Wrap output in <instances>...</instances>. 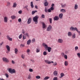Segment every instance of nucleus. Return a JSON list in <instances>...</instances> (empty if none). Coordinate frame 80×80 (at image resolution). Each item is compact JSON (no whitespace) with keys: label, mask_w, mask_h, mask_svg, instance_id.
Returning a JSON list of instances; mask_svg holds the SVG:
<instances>
[{"label":"nucleus","mask_w":80,"mask_h":80,"mask_svg":"<svg viewBox=\"0 0 80 80\" xmlns=\"http://www.w3.org/2000/svg\"><path fill=\"white\" fill-rule=\"evenodd\" d=\"M39 18V17L38 15L35 16L33 19V20L35 24L38 23V18Z\"/></svg>","instance_id":"obj_1"},{"label":"nucleus","mask_w":80,"mask_h":80,"mask_svg":"<svg viewBox=\"0 0 80 80\" xmlns=\"http://www.w3.org/2000/svg\"><path fill=\"white\" fill-rule=\"evenodd\" d=\"M70 30H73L74 31H75V30L78 33H80V31L78 30V29L77 28L75 27L73 28V27H72L70 28Z\"/></svg>","instance_id":"obj_2"},{"label":"nucleus","mask_w":80,"mask_h":80,"mask_svg":"<svg viewBox=\"0 0 80 80\" xmlns=\"http://www.w3.org/2000/svg\"><path fill=\"white\" fill-rule=\"evenodd\" d=\"M8 71L10 73L12 74V73H16V71L15 70V69H12L11 68H9L8 69Z\"/></svg>","instance_id":"obj_3"},{"label":"nucleus","mask_w":80,"mask_h":80,"mask_svg":"<svg viewBox=\"0 0 80 80\" xmlns=\"http://www.w3.org/2000/svg\"><path fill=\"white\" fill-rule=\"evenodd\" d=\"M2 59L3 62H4L6 63H8L9 62V60L6 58H3Z\"/></svg>","instance_id":"obj_4"},{"label":"nucleus","mask_w":80,"mask_h":80,"mask_svg":"<svg viewBox=\"0 0 80 80\" xmlns=\"http://www.w3.org/2000/svg\"><path fill=\"white\" fill-rule=\"evenodd\" d=\"M52 28V26L51 25H49L47 28V31H50Z\"/></svg>","instance_id":"obj_5"},{"label":"nucleus","mask_w":80,"mask_h":80,"mask_svg":"<svg viewBox=\"0 0 80 80\" xmlns=\"http://www.w3.org/2000/svg\"><path fill=\"white\" fill-rule=\"evenodd\" d=\"M4 22L5 23H7L8 22V18L7 17H5L4 18Z\"/></svg>","instance_id":"obj_6"},{"label":"nucleus","mask_w":80,"mask_h":80,"mask_svg":"<svg viewBox=\"0 0 80 80\" xmlns=\"http://www.w3.org/2000/svg\"><path fill=\"white\" fill-rule=\"evenodd\" d=\"M53 20H54V21H56L58 20H59V17H58V16H55L53 18Z\"/></svg>","instance_id":"obj_7"},{"label":"nucleus","mask_w":80,"mask_h":80,"mask_svg":"<svg viewBox=\"0 0 80 80\" xmlns=\"http://www.w3.org/2000/svg\"><path fill=\"white\" fill-rule=\"evenodd\" d=\"M44 62H45V63H47L48 64H50L51 63H53V61H49L48 60H44Z\"/></svg>","instance_id":"obj_8"},{"label":"nucleus","mask_w":80,"mask_h":80,"mask_svg":"<svg viewBox=\"0 0 80 80\" xmlns=\"http://www.w3.org/2000/svg\"><path fill=\"white\" fill-rule=\"evenodd\" d=\"M43 45L44 47L46 50H47V49L48 48V47H48V46H47V45L45 43H43Z\"/></svg>","instance_id":"obj_9"},{"label":"nucleus","mask_w":80,"mask_h":80,"mask_svg":"<svg viewBox=\"0 0 80 80\" xmlns=\"http://www.w3.org/2000/svg\"><path fill=\"white\" fill-rule=\"evenodd\" d=\"M31 22H32V18H30L28 20V24H30Z\"/></svg>","instance_id":"obj_10"},{"label":"nucleus","mask_w":80,"mask_h":80,"mask_svg":"<svg viewBox=\"0 0 80 80\" xmlns=\"http://www.w3.org/2000/svg\"><path fill=\"white\" fill-rule=\"evenodd\" d=\"M44 2H44V5L45 7H47L48 5V3L47 2V0H46L44 1Z\"/></svg>","instance_id":"obj_11"},{"label":"nucleus","mask_w":80,"mask_h":80,"mask_svg":"<svg viewBox=\"0 0 80 80\" xmlns=\"http://www.w3.org/2000/svg\"><path fill=\"white\" fill-rule=\"evenodd\" d=\"M6 48H7L8 51H9V52H10V46L8 45H7L6 46Z\"/></svg>","instance_id":"obj_12"},{"label":"nucleus","mask_w":80,"mask_h":80,"mask_svg":"<svg viewBox=\"0 0 80 80\" xmlns=\"http://www.w3.org/2000/svg\"><path fill=\"white\" fill-rule=\"evenodd\" d=\"M7 39H8L9 40H12V38H11L10 37V36L8 35H7Z\"/></svg>","instance_id":"obj_13"},{"label":"nucleus","mask_w":80,"mask_h":80,"mask_svg":"<svg viewBox=\"0 0 80 80\" xmlns=\"http://www.w3.org/2000/svg\"><path fill=\"white\" fill-rule=\"evenodd\" d=\"M78 4H75L74 8L75 9V10H77V9H78Z\"/></svg>","instance_id":"obj_14"},{"label":"nucleus","mask_w":80,"mask_h":80,"mask_svg":"<svg viewBox=\"0 0 80 80\" xmlns=\"http://www.w3.org/2000/svg\"><path fill=\"white\" fill-rule=\"evenodd\" d=\"M63 15L62 13H60L59 14V17L61 19H62V18Z\"/></svg>","instance_id":"obj_15"},{"label":"nucleus","mask_w":80,"mask_h":80,"mask_svg":"<svg viewBox=\"0 0 80 80\" xmlns=\"http://www.w3.org/2000/svg\"><path fill=\"white\" fill-rule=\"evenodd\" d=\"M68 37H72V33L71 32H69L68 34Z\"/></svg>","instance_id":"obj_16"},{"label":"nucleus","mask_w":80,"mask_h":80,"mask_svg":"<svg viewBox=\"0 0 80 80\" xmlns=\"http://www.w3.org/2000/svg\"><path fill=\"white\" fill-rule=\"evenodd\" d=\"M47 49L48 52H51V50H52V48L50 47H48V48Z\"/></svg>","instance_id":"obj_17"},{"label":"nucleus","mask_w":80,"mask_h":80,"mask_svg":"<svg viewBox=\"0 0 80 80\" xmlns=\"http://www.w3.org/2000/svg\"><path fill=\"white\" fill-rule=\"evenodd\" d=\"M60 12L62 13H65V12H66V10L63 9H61Z\"/></svg>","instance_id":"obj_18"},{"label":"nucleus","mask_w":80,"mask_h":80,"mask_svg":"<svg viewBox=\"0 0 80 80\" xmlns=\"http://www.w3.org/2000/svg\"><path fill=\"white\" fill-rule=\"evenodd\" d=\"M17 3L14 2L13 3V5L12 6L13 8H15L17 7Z\"/></svg>","instance_id":"obj_19"},{"label":"nucleus","mask_w":80,"mask_h":80,"mask_svg":"<svg viewBox=\"0 0 80 80\" xmlns=\"http://www.w3.org/2000/svg\"><path fill=\"white\" fill-rule=\"evenodd\" d=\"M42 24L43 28H45L46 27V25H45V23L44 22H42Z\"/></svg>","instance_id":"obj_20"},{"label":"nucleus","mask_w":80,"mask_h":80,"mask_svg":"<svg viewBox=\"0 0 80 80\" xmlns=\"http://www.w3.org/2000/svg\"><path fill=\"white\" fill-rule=\"evenodd\" d=\"M53 74L55 76H57L58 72L57 71H55L54 72Z\"/></svg>","instance_id":"obj_21"},{"label":"nucleus","mask_w":80,"mask_h":80,"mask_svg":"<svg viewBox=\"0 0 80 80\" xmlns=\"http://www.w3.org/2000/svg\"><path fill=\"white\" fill-rule=\"evenodd\" d=\"M28 79L29 80H31L32 79V76H31V74H29L28 77Z\"/></svg>","instance_id":"obj_22"},{"label":"nucleus","mask_w":80,"mask_h":80,"mask_svg":"<svg viewBox=\"0 0 80 80\" xmlns=\"http://www.w3.org/2000/svg\"><path fill=\"white\" fill-rule=\"evenodd\" d=\"M40 48H36V52H37V53H38V52H40Z\"/></svg>","instance_id":"obj_23"},{"label":"nucleus","mask_w":80,"mask_h":80,"mask_svg":"<svg viewBox=\"0 0 80 80\" xmlns=\"http://www.w3.org/2000/svg\"><path fill=\"white\" fill-rule=\"evenodd\" d=\"M64 65L65 66H68V61H65L64 62Z\"/></svg>","instance_id":"obj_24"},{"label":"nucleus","mask_w":80,"mask_h":80,"mask_svg":"<svg viewBox=\"0 0 80 80\" xmlns=\"http://www.w3.org/2000/svg\"><path fill=\"white\" fill-rule=\"evenodd\" d=\"M14 51L15 54H17V52H18V49L17 48H15L14 49Z\"/></svg>","instance_id":"obj_25"},{"label":"nucleus","mask_w":80,"mask_h":80,"mask_svg":"<svg viewBox=\"0 0 80 80\" xmlns=\"http://www.w3.org/2000/svg\"><path fill=\"white\" fill-rule=\"evenodd\" d=\"M31 8H33L34 7L33 4V2H31Z\"/></svg>","instance_id":"obj_26"},{"label":"nucleus","mask_w":80,"mask_h":80,"mask_svg":"<svg viewBox=\"0 0 80 80\" xmlns=\"http://www.w3.org/2000/svg\"><path fill=\"white\" fill-rule=\"evenodd\" d=\"M11 18L12 20H13L14 19H15L16 18V16H11Z\"/></svg>","instance_id":"obj_27"},{"label":"nucleus","mask_w":80,"mask_h":80,"mask_svg":"<svg viewBox=\"0 0 80 80\" xmlns=\"http://www.w3.org/2000/svg\"><path fill=\"white\" fill-rule=\"evenodd\" d=\"M60 75L61 77H60V78H62V77H63V76H65V74H64V73H61Z\"/></svg>","instance_id":"obj_28"},{"label":"nucleus","mask_w":80,"mask_h":80,"mask_svg":"<svg viewBox=\"0 0 80 80\" xmlns=\"http://www.w3.org/2000/svg\"><path fill=\"white\" fill-rule=\"evenodd\" d=\"M36 12H37V10L32 11V15H34V14H35V13H36Z\"/></svg>","instance_id":"obj_29"},{"label":"nucleus","mask_w":80,"mask_h":80,"mask_svg":"<svg viewBox=\"0 0 80 80\" xmlns=\"http://www.w3.org/2000/svg\"><path fill=\"white\" fill-rule=\"evenodd\" d=\"M48 20L50 23H52V18H49L48 19Z\"/></svg>","instance_id":"obj_30"},{"label":"nucleus","mask_w":80,"mask_h":80,"mask_svg":"<svg viewBox=\"0 0 80 80\" xmlns=\"http://www.w3.org/2000/svg\"><path fill=\"white\" fill-rule=\"evenodd\" d=\"M64 58L66 59V60H67V58H68V57H67V55L65 54L64 56H63Z\"/></svg>","instance_id":"obj_31"},{"label":"nucleus","mask_w":80,"mask_h":80,"mask_svg":"<svg viewBox=\"0 0 80 80\" xmlns=\"http://www.w3.org/2000/svg\"><path fill=\"white\" fill-rule=\"evenodd\" d=\"M49 77L48 76L46 77L43 79L44 80H47L49 78Z\"/></svg>","instance_id":"obj_32"},{"label":"nucleus","mask_w":80,"mask_h":80,"mask_svg":"<svg viewBox=\"0 0 80 80\" xmlns=\"http://www.w3.org/2000/svg\"><path fill=\"white\" fill-rule=\"evenodd\" d=\"M31 40H28L27 42V45H29L30 43H31Z\"/></svg>","instance_id":"obj_33"},{"label":"nucleus","mask_w":80,"mask_h":80,"mask_svg":"<svg viewBox=\"0 0 80 80\" xmlns=\"http://www.w3.org/2000/svg\"><path fill=\"white\" fill-rule=\"evenodd\" d=\"M61 6L62 7H63V8H64V7H66V6H67V5H66V4H65L64 5L63 4H61Z\"/></svg>","instance_id":"obj_34"},{"label":"nucleus","mask_w":80,"mask_h":80,"mask_svg":"<svg viewBox=\"0 0 80 80\" xmlns=\"http://www.w3.org/2000/svg\"><path fill=\"white\" fill-rule=\"evenodd\" d=\"M36 78L37 79H40V76H36Z\"/></svg>","instance_id":"obj_35"},{"label":"nucleus","mask_w":80,"mask_h":80,"mask_svg":"<svg viewBox=\"0 0 80 80\" xmlns=\"http://www.w3.org/2000/svg\"><path fill=\"white\" fill-rule=\"evenodd\" d=\"M76 36V35L74 33L72 34V38H75V36Z\"/></svg>","instance_id":"obj_36"},{"label":"nucleus","mask_w":80,"mask_h":80,"mask_svg":"<svg viewBox=\"0 0 80 80\" xmlns=\"http://www.w3.org/2000/svg\"><path fill=\"white\" fill-rule=\"evenodd\" d=\"M77 55L78 58H80V53L78 52L77 53Z\"/></svg>","instance_id":"obj_37"},{"label":"nucleus","mask_w":80,"mask_h":80,"mask_svg":"<svg viewBox=\"0 0 80 80\" xmlns=\"http://www.w3.org/2000/svg\"><path fill=\"white\" fill-rule=\"evenodd\" d=\"M22 37V34H20V35L19 36V39H21Z\"/></svg>","instance_id":"obj_38"},{"label":"nucleus","mask_w":80,"mask_h":80,"mask_svg":"<svg viewBox=\"0 0 80 80\" xmlns=\"http://www.w3.org/2000/svg\"><path fill=\"white\" fill-rule=\"evenodd\" d=\"M27 7H28V6H26L24 7V8H26V9L27 10V11H29V10Z\"/></svg>","instance_id":"obj_39"},{"label":"nucleus","mask_w":80,"mask_h":80,"mask_svg":"<svg viewBox=\"0 0 80 80\" xmlns=\"http://www.w3.org/2000/svg\"><path fill=\"white\" fill-rule=\"evenodd\" d=\"M57 42L58 43H62L63 40H58Z\"/></svg>","instance_id":"obj_40"},{"label":"nucleus","mask_w":80,"mask_h":80,"mask_svg":"<svg viewBox=\"0 0 80 80\" xmlns=\"http://www.w3.org/2000/svg\"><path fill=\"white\" fill-rule=\"evenodd\" d=\"M65 55V53H64L63 52H62L61 53V55L62 56V57H64Z\"/></svg>","instance_id":"obj_41"},{"label":"nucleus","mask_w":80,"mask_h":80,"mask_svg":"<svg viewBox=\"0 0 80 80\" xmlns=\"http://www.w3.org/2000/svg\"><path fill=\"white\" fill-rule=\"evenodd\" d=\"M78 46H76L75 47V51H77V50H78Z\"/></svg>","instance_id":"obj_42"},{"label":"nucleus","mask_w":80,"mask_h":80,"mask_svg":"<svg viewBox=\"0 0 80 80\" xmlns=\"http://www.w3.org/2000/svg\"><path fill=\"white\" fill-rule=\"evenodd\" d=\"M57 65V63L56 62H54V63L53 64V66H56Z\"/></svg>","instance_id":"obj_43"},{"label":"nucleus","mask_w":80,"mask_h":80,"mask_svg":"<svg viewBox=\"0 0 80 80\" xmlns=\"http://www.w3.org/2000/svg\"><path fill=\"white\" fill-rule=\"evenodd\" d=\"M7 5H8V6H10V3L9 2H7Z\"/></svg>","instance_id":"obj_44"},{"label":"nucleus","mask_w":80,"mask_h":80,"mask_svg":"<svg viewBox=\"0 0 80 80\" xmlns=\"http://www.w3.org/2000/svg\"><path fill=\"white\" fill-rule=\"evenodd\" d=\"M29 71L30 72H33V69H32L30 68L29 69Z\"/></svg>","instance_id":"obj_45"},{"label":"nucleus","mask_w":80,"mask_h":80,"mask_svg":"<svg viewBox=\"0 0 80 80\" xmlns=\"http://www.w3.org/2000/svg\"><path fill=\"white\" fill-rule=\"evenodd\" d=\"M5 75H6L7 78H8V77H9V76H8V75L7 73H6L5 74Z\"/></svg>","instance_id":"obj_46"},{"label":"nucleus","mask_w":80,"mask_h":80,"mask_svg":"<svg viewBox=\"0 0 80 80\" xmlns=\"http://www.w3.org/2000/svg\"><path fill=\"white\" fill-rule=\"evenodd\" d=\"M18 13L19 14H21L22 13V10H20V11H18Z\"/></svg>","instance_id":"obj_47"},{"label":"nucleus","mask_w":80,"mask_h":80,"mask_svg":"<svg viewBox=\"0 0 80 80\" xmlns=\"http://www.w3.org/2000/svg\"><path fill=\"white\" fill-rule=\"evenodd\" d=\"M58 80V78H57V77L54 78L53 79V80Z\"/></svg>","instance_id":"obj_48"},{"label":"nucleus","mask_w":80,"mask_h":80,"mask_svg":"<svg viewBox=\"0 0 80 80\" xmlns=\"http://www.w3.org/2000/svg\"><path fill=\"white\" fill-rule=\"evenodd\" d=\"M50 9L51 10H54V8H53V7H51Z\"/></svg>","instance_id":"obj_49"},{"label":"nucleus","mask_w":80,"mask_h":80,"mask_svg":"<svg viewBox=\"0 0 80 80\" xmlns=\"http://www.w3.org/2000/svg\"><path fill=\"white\" fill-rule=\"evenodd\" d=\"M21 57L23 59L25 58V56L24 55L22 54L21 56Z\"/></svg>","instance_id":"obj_50"},{"label":"nucleus","mask_w":80,"mask_h":80,"mask_svg":"<svg viewBox=\"0 0 80 80\" xmlns=\"http://www.w3.org/2000/svg\"><path fill=\"white\" fill-rule=\"evenodd\" d=\"M43 55H47V52H43Z\"/></svg>","instance_id":"obj_51"},{"label":"nucleus","mask_w":80,"mask_h":80,"mask_svg":"<svg viewBox=\"0 0 80 80\" xmlns=\"http://www.w3.org/2000/svg\"><path fill=\"white\" fill-rule=\"evenodd\" d=\"M25 35H26V37H28H28H29V35H28V33L25 34Z\"/></svg>","instance_id":"obj_52"},{"label":"nucleus","mask_w":80,"mask_h":80,"mask_svg":"<svg viewBox=\"0 0 80 80\" xmlns=\"http://www.w3.org/2000/svg\"><path fill=\"white\" fill-rule=\"evenodd\" d=\"M18 22H22V19H21L20 18H19V19H18Z\"/></svg>","instance_id":"obj_53"},{"label":"nucleus","mask_w":80,"mask_h":80,"mask_svg":"<svg viewBox=\"0 0 80 80\" xmlns=\"http://www.w3.org/2000/svg\"><path fill=\"white\" fill-rule=\"evenodd\" d=\"M42 17L43 18H45V15H44V14H42Z\"/></svg>","instance_id":"obj_54"},{"label":"nucleus","mask_w":80,"mask_h":80,"mask_svg":"<svg viewBox=\"0 0 80 80\" xmlns=\"http://www.w3.org/2000/svg\"><path fill=\"white\" fill-rule=\"evenodd\" d=\"M23 40H25V39H26V36H25L24 35L23 36Z\"/></svg>","instance_id":"obj_55"},{"label":"nucleus","mask_w":80,"mask_h":80,"mask_svg":"<svg viewBox=\"0 0 80 80\" xmlns=\"http://www.w3.org/2000/svg\"><path fill=\"white\" fill-rule=\"evenodd\" d=\"M45 12H48V10L46 8H45Z\"/></svg>","instance_id":"obj_56"},{"label":"nucleus","mask_w":80,"mask_h":80,"mask_svg":"<svg viewBox=\"0 0 80 80\" xmlns=\"http://www.w3.org/2000/svg\"><path fill=\"white\" fill-rule=\"evenodd\" d=\"M30 52V49H28L27 50V52L28 53V52Z\"/></svg>","instance_id":"obj_57"},{"label":"nucleus","mask_w":80,"mask_h":80,"mask_svg":"<svg viewBox=\"0 0 80 80\" xmlns=\"http://www.w3.org/2000/svg\"><path fill=\"white\" fill-rule=\"evenodd\" d=\"M20 46H21V47H24V46H25V45L23 44H20Z\"/></svg>","instance_id":"obj_58"},{"label":"nucleus","mask_w":80,"mask_h":80,"mask_svg":"<svg viewBox=\"0 0 80 80\" xmlns=\"http://www.w3.org/2000/svg\"><path fill=\"white\" fill-rule=\"evenodd\" d=\"M22 33H23V34L25 33V30H24V29H22Z\"/></svg>","instance_id":"obj_59"},{"label":"nucleus","mask_w":80,"mask_h":80,"mask_svg":"<svg viewBox=\"0 0 80 80\" xmlns=\"http://www.w3.org/2000/svg\"><path fill=\"white\" fill-rule=\"evenodd\" d=\"M48 12H51V10L50 9H49L48 10Z\"/></svg>","instance_id":"obj_60"},{"label":"nucleus","mask_w":80,"mask_h":80,"mask_svg":"<svg viewBox=\"0 0 80 80\" xmlns=\"http://www.w3.org/2000/svg\"><path fill=\"white\" fill-rule=\"evenodd\" d=\"M35 8H36V9H38V6H37V5H36L35 6Z\"/></svg>","instance_id":"obj_61"},{"label":"nucleus","mask_w":80,"mask_h":80,"mask_svg":"<svg viewBox=\"0 0 80 80\" xmlns=\"http://www.w3.org/2000/svg\"><path fill=\"white\" fill-rule=\"evenodd\" d=\"M12 63H13V64H15V61H14L12 60Z\"/></svg>","instance_id":"obj_62"},{"label":"nucleus","mask_w":80,"mask_h":80,"mask_svg":"<svg viewBox=\"0 0 80 80\" xmlns=\"http://www.w3.org/2000/svg\"><path fill=\"white\" fill-rule=\"evenodd\" d=\"M65 53H66V54H68V51H65Z\"/></svg>","instance_id":"obj_63"},{"label":"nucleus","mask_w":80,"mask_h":80,"mask_svg":"<svg viewBox=\"0 0 80 80\" xmlns=\"http://www.w3.org/2000/svg\"><path fill=\"white\" fill-rule=\"evenodd\" d=\"M0 80H5L3 78H0Z\"/></svg>","instance_id":"obj_64"}]
</instances>
